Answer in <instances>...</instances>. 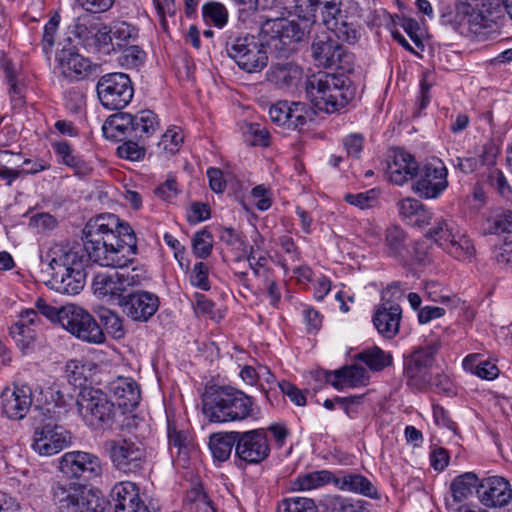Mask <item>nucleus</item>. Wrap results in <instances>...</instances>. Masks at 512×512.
Masks as SVG:
<instances>
[{"label": "nucleus", "mask_w": 512, "mask_h": 512, "mask_svg": "<svg viewBox=\"0 0 512 512\" xmlns=\"http://www.w3.org/2000/svg\"><path fill=\"white\" fill-rule=\"evenodd\" d=\"M84 234L94 263L120 269L117 272L124 292L147 278L143 266L128 267L137 250L136 236L128 223L120 222L114 214L101 215L86 224Z\"/></svg>", "instance_id": "f257e3e1"}, {"label": "nucleus", "mask_w": 512, "mask_h": 512, "mask_svg": "<svg viewBox=\"0 0 512 512\" xmlns=\"http://www.w3.org/2000/svg\"><path fill=\"white\" fill-rule=\"evenodd\" d=\"M82 239V247L57 243L46 254V260L53 271L50 285L58 293L76 295L85 286V267L92 259L86 248L84 233Z\"/></svg>", "instance_id": "f03ea898"}, {"label": "nucleus", "mask_w": 512, "mask_h": 512, "mask_svg": "<svg viewBox=\"0 0 512 512\" xmlns=\"http://www.w3.org/2000/svg\"><path fill=\"white\" fill-rule=\"evenodd\" d=\"M202 409L211 422H228L250 416L252 399L233 386H205Z\"/></svg>", "instance_id": "7ed1b4c3"}, {"label": "nucleus", "mask_w": 512, "mask_h": 512, "mask_svg": "<svg viewBox=\"0 0 512 512\" xmlns=\"http://www.w3.org/2000/svg\"><path fill=\"white\" fill-rule=\"evenodd\" d=\"M306 92L315 108L334 113L354 99L356 89L342 74L318 73L307 81Z\"/></svg>", "instance_id": "20e7f679"}, {"label": "nucleus", "mask_w": 512, "mask_h": 512, "mask_svg": "<svg viewBox=\"0 0 512 512\" xmlns=\"http://www.w3.org/2000/svg\"><path fill=\"white\" fill-rule=\"evenodd\" d=\"M158 115L151 110H142L137 114L118 112L110 115L102 126L105 138L122 141L127 138L145 140L158 129Z\"/></svg>", "instance_id": "39448f33"}, {"label": "nucleus", "mask_w": 512, "mask_h": 512, "mask_svg": "<svg viewBox=\"0 0 512 512\" xmlns=\"http://www.w3.org/2000/svg\"><path fill=\"white\" fill-rule=\"evenodd\" d=\"M257 37L245 34L242 36L229 35L226 40L228 56L235 61L240 69L248 73L262 71L268 64V48L263 36Z\"/></svg>", "instance_id": "423d86ee"}, {"label": "nucleus", "mask_w": 512, "mask_h": 512, "mask_svg": "<svg viewBox=\"0 0 512 512\" xmlns=\"http://www.w3.org/2000/svg\"><path fill=\"white\" fill-rule=\"evenodd\" d=\"M77 405L84 420L94 429L111 426L114 418V403L106 393L95 386H80Z\"/></svg>", "instance_id": "0eeeda50"}, {"label": "nucleus", "mask_w": 512, "mask_h": 512, "mask_svg": "<svg viewBox=\"0 0 512 512\" xmlns=\"http://www.w3.org/2000/svg\"><path fill=\"white\" fill-rule=\"evenodd\" d=\"M306 33L307 24L301 26L285 18H266L261 25V36L264 37L268 48L277 52L279 56L286 55L291 50V44L301 41Z\"/></svg>", "instance_id": "6e6552de"}, {"label": "nucleus", "mask_w": 512, "mask_h": 512, "mask_svg": "<svg viewBox=\"0 0 512 512\" xmlns=\"http://www.w3.org/2000/svg\"><path fill=\"white\" fill-rule=\"evenodd\" d=\"M311 52L317 65L324 68H334L343 73H350L354 69V56L326 32L316 35Z\"/></svg>", "instance_id": "1a4fd4ad"}, {"label": "nucleus", "mask_w": 512, "mask_h": 512, "mask_svg": "<svg viewBox=\"0 0 512 512\" xmlns=\"http://www.w3.org/2000/svg\"><path fill=\"white\" fill-rule=\"evenodd\" d=\"M104 449L114 468L126 474L141 471L146 462L144 447L131 439L107 440Z\"/></svg>", "instance_id": "9d476101"}, {"label": "nucleus", "mask_w": 512, "mask_h": 512, "mask_svg": "<svg viewBox=\"0 0 512 512\" xmlns=\"http://www.w3.org/2000/svg\"><path fill=\"white\" fill-rule=\"evenodd\" d=\"M100 103L107 109L126 107L134 95L131 80L124 73H109L100 77L96 85Z\"/></svg>", "instance_id": "9b49d317"}, {"label": "nucleus", "mask_w": 512, "mask_h": 512, "mask_svg": "<svg viewBox=\"0 0 512 512\" xmlns=\"http://www.w3.org/2000/svg\"><path fill=\"white\" fill-rule=\"evenodd\" d=\"M62 327L78 339L92 344L105 341V334L95 318L76 305H66L62 312Z\"/></svg>", "instance_id": "f8f14e48"}, {"label": "nucleus", "mask_w": 512, "mask_h": 512, "mask_svg": "<svg viewBox=\"0 0 512 512\" xmlns=\"http://www.w3.org/2000/svg\"><path fill=\"white\" fill-rule=\"evenodd\" d=\"M447 175L448 170L443 162L433 159L418 168L413 189L422 198H437L448 186Z\"/></svg>", "instance_id": "ddd939ff"}, {"label": "nucleus", "mask_w": 512, "mask_h": 512, "mask_svg": "<svg viewBox=\"0 0 512 512\" xmlns=\"http://www.w3.org/2000/svg\"><path fill=\"white\" fill-rule=\"evenodd\" d=\"M70 439V433L49 418L35 428L31 447L39 455L52 456L67 447Z\"/></svg>", "instance_id": "4468645a"}, {"label": "nucleus", "mask_w": 512, "mask_h": 512, "mask_svg": "<svg viewBox=\"0 0 512 512\" xmlns=\"http://www.w3.org/2000/svg\"><path fill=\"white\" fill-rule=\"evenodd\" d=\"M60 471L68 477L92 480L102 474V464L95 454L84 451L65 453L59 463Z\"/></svg>", "instance_id": "2eb2a0df"}, {"label": "nucleus", "mask_w": 512, "mask_h": 512, "mask_svg": "<svg viewBox=\"0 0 512 512\" xmlns=\"http://www.w3.org/2000/svg\"><path fill=\"white\" fill-rule=\"evenodd\" d=\"M236 437V456L239 459L249 464H257L269 456L270 447L264 429L236 431Z\"/></svg>", "instance_id": "dca6fc26"}, {"label": "nucleus", "mask_w": 512, "mask_h": 512, "mask_svg": "<svg viewBox=\"0 0 512 512\" xmlns=\"http://www.w3.org/2000/svg\"><path fill=\"white\" fill-rule=\"evenodd\" d=\"M477 498L487 508H503L512 501V486L502 476H489L480 480Z\"/></svg>", "instance_id": "f3484780"}, {"label": "nucleus", "mask_w": 512, "mask_h": 512, "mask_svg": "<svg viewBox=\"0 0 512 512\" xmlns=\"http://www.w3.org/2000/svg\"><path fill=\"white\" fill-rule=\"evenodd\" d=\"M107 504L113 509V512H149L139 497L138 487L131 481H123L114 485Z\"/></svg>", "instance_id": "a211bd4d"}, {"label": "nucleus", "mask_w": 512, "mask_h": 512, "mask_svg": "<svg viewBox=\"0 0 512 512\" xmlns=\"http://www.w3.org/2000/svg\"><path fill=\"white\" fill-rule=\"evenodd\" d=\"M399 290V285H391L382 293L384 302L379 305L373 316V324L377 331L384 337L391 339L399 332V326L402 316L400 305L386 301V294L390 289Z\"/></svg>", "instance_id": "6ab92c4d"}, {"label": "nucleus", "mask_w": 512, "mask_h": 512, "mask_svg": "<svg viewBox=\"0 0 512 512\" xmlns=\"http://www.w3.org/2000/svg\"><path fill=\"white\" fill-rule=\"evenodd\" d=\"M159 299L156 295L146 292L137 291L127 294L120 307L123 313L135 321H147L159 307Z\"/></svg>", "instance_id": "aec40b11"}, {"label": "nucleus", "mask_w": 512, "mask_h": 512, "mask_svg": "<svg viewBox=\"0 0 512 512\" xmlns=\"http://www.w3.org/2000/svg\"><path fill=\"white\" fill-rule=\"evenodd\" d=\"M30 386H6L2 392L3 412L10 419H22L32 404Z\"/></svg>", "instance_id": "412c9836"}, {"label": "nucleus", "mask_w": 512, "mask_h": 512, "mask_svg": "<svg viewBox=\"0 0 512 512\" xmlns=\"http://www.w3.org/2000/svg\"><path fill=\"white\" fill-rule=\"evenodd\" d=\"M303 78V70L293 62L272 64L266 72V80L282 90H293Z\"/></svg>", "instance_id": "4be33fe9"}, {"label": "nucleus", "mask_w": 512, "mask_h": 512, "mask_svg": "<svg viewBox=\"0 0 512 512\" xmlns=\"http://www.w3.org/2000/svg\"><path fill=\"white\" fill-rule=\"evenodd\" d=\"M390 158L386 171L392 183L403 185L416 176L419 166L411 154L402 149H396Z\"/></svg>", "instance_id": "5701e85b"}, {"label": "nucleus", "mask_w": 512, "mask_h": 512, "mask_svg": "<svg viewBox=\"0 0 512 512\" xmlns=\"http://www.w3.org/2000/svg\"><path fill=\"white\" fill-rule=\"evenodd\" d=\"M308 381L321 382L323 384H340V381L348 384H357L358 381L366 379V370L359 364L344 366L335 371L315 369L309 372Z\"/></svg>", "instance_id": "b1692460"}, {"label": "nucleus", "mask_w": 512, "mask_h": 512, "mask_svg": "<svg viewBox=\"0 0 512 512\" xmlns=\"http://www.w3.org/2000/svg\"><path fill=\"white\" fill-rule=\"evenodd\" d=\"M57 59L62 74L71 79H83L93 69L90 59L79 54L74 48H63L58 54Z\"/></svg>", "instance_id": "393cba45"}, {"label": "nucleus", "mask_w": 512, "mask_h": 512, "mask_svg": "<svg viewBox=\"0 0 512 512\" xmlns=\"http://www.w3.org/2000/svg\"><path fill=\"white\" fill-rule=\"evenodd\" d=\"M118 272L111 274L102 273L95 276L92 287L94 293L100 298H106L120 306V302L125 298V292L122 287Z\"/></svg>", "instance_id": "a878e982"}, {"label": "nucleus", "mask_w": 512, "mask_h": 512, "mask_svg": "<svg viewBox=\"0 0 512 512\" xmlns=\"http://www.w3.org/2000/svg\"><path fill=\"white\" fill-rule=\"evenodd\" d=\"M335 486L340 490L360 494L371 499L380 498L374 484L358 473H344L341 476H335Z\"/></svg>", "instance_id": "bb28decb"}, {"label": "nucleus", "mask_w": 512, "mask_h": 512, "mask_svg": "<svg viewBox=\"0 0 512 512\" xmlns=\"http://www.w3.org/2000/svg\"><path fill=\"white\" fill-rule=\"evenodd\" d=\"M87 487L69 481H58L52 486L54 503L59 512H71L74 509V500L81 495Z\"/></svg>", "instance_id": "cd10ccee"}, {"label": "nucleus", "mask_w": 512, "mask_h": 512, "mask_svg": "<svg viewBox=\"0 0 512 512\" xmlns=\"http://www.w3.org/2000/svg\"><path fill=\"white\" fill-rule=\"evenodd\" d=\"M398 210L401 218L407 224L422 228L428 224L432 219V214L424 205L413 198H406L398 202Z\"/></svg>", "instance_id": "c85d7f7f"}, {"label": "nucleus", "mask_w": 512, "mask_h": 512, "mask_svg": "<svg viewBox=\"0 0 512 512\" xmlns=\"http://www.w3.org/2000/svg\"><path fill=\"white\" fill-rule=\"evenodd\" d=\"M391 363V357L383 350L378 347L366 349L355 356L353 364H359L366 370V379L358 381L357 383H363L369 379L368 370L366 365L371 371H379L388 366Z\"/></svg>", "instance_id": "c756f323"}, {"label": "nucleus", "mask_w": 512, "mask_h": 512, "mask_svg": "<svg viewBox=\"0 0 512 512\" xmlns=\"http://www.w3.org/2000/svg\"><path fill=\"white\" fill-rule=\"evenodd\" d=\"M237 437L236 431L224 434H214L209 441L214 460L224 462L231 456L233 448L236 449Z\"/></svg>", "instance_id": "7c9ffc66"}, {"label": "nucleus", "mask_w": 512, "mask_h": 512, "mask_svg": "<svg viewBox=\"0 0 512 512\" xmlns=\"http://www.w3.org/2000/svg\"><path fill=\"white\" fill-rule=\"evenodd\" d=\"M74 509L71 512H104L107 502L99 490L86 488L74 500Z\"/></svg>", "instance_id": "2f4dec72"}, {"label": "nucleus", "mask_w": 512, "mask_h": 512, "mask_svg": "<svg viewBox=\"0 0 512 512\" xmlns=\"http://www.w3.org/2000/svg\"><path fill=\"white\" fill-rule=\"evenodd\" d=\"M335 476L331 471L320 470L299 475L293 482L294 490H312L320 488L326 484L335 485Z\"/></svg>", "instance_id": "473e14b6"}, {"label": "nucleus", "mask_w": 512, "mask_h": 512, "mask_svg": "<svg viewBox=\"0 0 512 512\" xmlns=\"http://www.w3.org/2000/svg\"><path fill=\"white\" fill-rule=\"evenodd\" d=\"M480 480L473 472H466L457 476L450 484V490L455 502H461L472 494L474 488L477 489Z\"/></svg>", "instance_id": "72a5a7b5"}, {"label": "nucleus", "mask_w": 512, "mask_h": 512, "mask_svg": "<svg viewBox=\"0 0 512 512\" xmlns=\"http://www.w3.org/2000/svg\"><path fill=\"white\" fill-rule=\"evenodd\" d=\"M496 7H492L489 0L483 1L477 9H472L471 13L464 14L468 18V23L480 28H492L497 18Z\"/></svg>", "instance_id": "f704fd0d"}, {"label": "nucleus", "mask_w": 512, "mask_h": 512, "mask_svg": "<svg viewBox=\"0 0 512 512\" xmlns=\"http://www.w3.org/2000/svg\"><path fill=\"white\" fill-rule=\"evenodd\" d=\"M113 394L116 404L125 411H132L141 399L140 386H116Z\"/></svg>", "instance_id": "c9c22d12"}, {"label": "nucleus", "mask_w": 512, "mask_h": 512, "mask_svg": "<svg viewBox=\"0 0 512 512\" xmlns=\"http://www.w3.org/2000/svg\"><path fill=\"white\" fill-rule=\"evenodd\" d=\"M445 245V251L456 259L463 260L471 257L474 253V247L471 240L466 236L459 235L457 233H455L453 238H451L450 243H445Z\"/></svg>", "instance_id": "e433bc0d"}, {"label": "nucleus", "mask_w": 512, "mask_h": 512, "mask_svg": "<svg viewBox=\"0 0 512 512\" xmlns=\"http://www.w3.org/2000/svg\"><path fill=\"white\" fill-rule=\"evenodd\" d=\"M167 438L169 449L172 456H174L173 449H176L177 457H180L182 450L185 449L187 440L186 433L178 428V425L174 418L167 413Z\"/></svg>", "instance_id": "4c0bfd02"}, {"label": "nucleus", "mask_w": 512, "mask_h": 512, "mask_svg": "<svg viewBox=\"0 0 512 512\" xmlns=\"http://www.w3.org/2000/svg\"><path fill=\"white\" fill-rule=\"evenodd\" d=\"M241 379L246 384H271L274 381V375L266 366L259 365L257 368L245 366L240 372Z\"/></svg>", "instance_id": "58836bf2"}, {"label": "nucleus", "mask_w": 512, "mask_h": 512, "mask_svg": "<svg viewBox=\"0 0 512 512\" xmlns=\"http://www.w3.org/2000/svg\"><path fill=\"white\" fill-rule=\"evenodd\" d=\"M277 512H318V508L313 499L306 497H291L283 499Z\"/></svg>", "instance_id": "ea45409f"}, {"label": "nucleus", "mask_w": 512, "mask_h": 512, "mask_svg": "<svg viewBox=\"0 0 512 512\" xmlns=\"http://www.w3.org/2000/svg\"><path fill=\"white\" fill-rule=\"evenodd\" d=\"M328 29H330L338 39L350 44L355 43L359 37L357 26L353 22L342 19V16L337 17V20L335 19Z\"/></svg>", "instance_id": "a19ab883"}, {"label": "nucleus", "mask_w": 512, "mask_h": 512, "mask_svg": "<svg viewBox=\"0 0 512 512\" xmlns=\"http://www.w3.org/2000/svg\"><path fill=\"white\" fill-rule=\"evenodd\" d=\"M330 506L335 512H370L368 502L339 495L330 499Z\"/></svg>", "instance_id": "79ce46f5"}, {"label": "nucleus", "mask_w": 512, "mask_h": 512, "mask_svg": "<svg viewBox=\"0 0 512 512\" xmlns=\"http://www.w3.org/2000/svg\"><path fill=\"white\" fill-rule=\"evenodd\" d=\"M192 249L196 257L201 259L207 258L213 249L211 233L206 229L196 232L192 239Z\"/></svg>", "instance_id": "37998d69"}, {"label": "nucleus", "mask_w": 512, "mask_h": 512, "mask_svg": "<svg viewBox=\"0 0 512 512\" xmlns=\"http://www.w3.org/2000/svg\"><path fill=\"white\" fill-rule=\"evenodd\" d=\"M91 369L76 360L67 362L65 377L69 384H84L90 379Z\"/></svg>", "instance_id": "c03bdc74"}, {"label": "nucleus", "mask_w": 512, "mask_h": 512, "mask_svg": "<svg viewBox=\"0 0 512 512\" xmlns=\"http://www.w3.org/2000/svg\"><path fill=\"white\" fill-rule=\"evenodd\" d=\"M243 133L247 137V141L253 146H268L269 131L259 123H246L243 126Z\"/></svg>", "instance_id": "a18cd8bd"}, {"label": "nucleus", "mask_w": 512, "mask_h": 512, "mask_svg": "<svg viewBox=\"0 0 512 512\" xmlns=\"http://www.w3.org/2000/svg\"><path fill=\"white\" fill-rule=\"evenodd\" d=\"M453 228L449 225L446 220H439L435 223V226L431 228L426 236L432 239L442 249H446L445 243H450L451 238L454 236Z\"/></svg>", "instance_id": "49530a36"}, {"label": "nucleus", "mask_w": 512, "mask_h": 512, "mask_svg": "<svg viewBox=\"0 0 512 512\" xmlns=\"http://www.w3.org/2000/svg\"><path fill=\"white\" fill-rule=\"evenodd\" d=\"M183 141L184 135L182 129L178 126H171L162 134V147L171 155L180 150Z\"/></svg>", "instance_id": "de8ad7c7"}, {"label": "nucleus", "mask_w": 512, "mask_h": 512, "mask_svg": "<svg viewBox=\"0 0 512 512\" xmlns=\"http://www.w3.org/2000/svg\"><path fill=\"white\" fill-rule=\"evenodd\" d=\"M405 233L398 226H391L386 230V245L391 256L401 255L404 249Z\"/></svg>", "instance_id": "09e8293b"}, {"label": "nucleus", "mask_w": 512, "mask_h": 512, "mask_svg": "<svg viewBox=\"0 0 512 512\" xmlns=\"http://www.w3.org/2000/svg\"><path fill=\"white\" fill-rule=\"evenodd\" d=\"M203 17L207 21L213 22L215 26L222 27L228 19V12L225 6L218 2L207 3L202 9Z\"/></svg>", "instance_id": "8fccbe9b"}, {"label": "nucleus", "mask_w": 512, "mask_h": 512, "mask_svg": "<svg viewBox=\"0 0 512 512\" xmlns=\"http://www.w3.org/2000/svg\"><path fill=\"white\" fill-rule=\"evenodd\" d=\"M97 25V22H94L87 17L78 18L73 27L72 34L80 39L85 46H89V44H91L93 34L96 33L95 29Z\"/></svg>", "instance_id": "3c124183"}, {"label": "nucleus", "mask_w": 512, "mask_h": 512, "mask_svg": "<svg viewBox=\"0 0 512 512\" xmlns=\"http://www.w3.org/2000/svg\"><path fill=\"white\" fill-rule=\"evenodd\" d=\"M100 319L104 324L106 332L114 339H120L124 336V328L121 318L110 310H104L100 314Z\"/></svg>", "instance_id": "603ef678"}, {"label": "nucleus", "mask_w": 512, "mask_h": 512, "mask_svg": "<svg viewBox=\"0 0 512 512\" xmlns=\"http://www.w3.org/2000/svg\"><path fill=\"white\" fill-rule=\"evenodd\" d=\"M317 5L315 0H295L294 12L302 21L316 24Z\"/></svg>", "instance_id": "864d4df0"}, {"label": "nucleus", "mask_w": 512, "mask_h": 512, "mask_svg": "<svg viewBox=\"0 0 512 512\" xmlns=\"http://www.w3.org/2000/svg\"><path fill=\"white\" fill-rule=\"evenodd\" d=\"M39 320L38 313L34 309H27L20 314V320L11 327V334L25 336V332H32L28 327L34 325Z\"/></svg>", "instance_id": "5fc2aeb1"}, {"label": "nucleus", "mask_w": 512, "mask_h": 512, "mask_svg": "<svg viewBox=\"0 0 512 512\" xmlns=\"http://www.w3.org/2000/svg\"><path fill=\"white\" fill-rule=\"evenodd\" d=\"M293 102L279 101L269 109V116L273 123L286 128L289 116L292 111Z\"/></svg>", "instance_id": "6e6d98bb"}, {"label": "nucleus", "mask_w": 512, "mask_h": 512, "mask_svg": "<svg viewBox=\"0 0 512 512\" xmlns=\"http://www.w3.org/2000/svg\"><path fill=\"white\" fill-rule=\"evenodd\" d=\"M111 33L112 39L117 41L118 46L129 43L130 40H134L137 36L136 28L127 22L116 23L113 28H111Z\"/></svg>", "instance_id": "4d7b16f0"}, {"label": "nucleus", "mask_w": 512, "mask_h": 512, "mask_svg": "<svg viewBox=\"0 0 512 512\" xmlns=\"http://www.w3.org/2000/svg\"><path fill=\"white\" fill-rule=\"evenodd\" d=\"M209 267L206 263L198 262L194 265L191 274L190 282L193 286L208 291L210 289V282L208 280Z\"/></svg>", "instance_id": "13d9d810"}, {"label": "nucleus", "mask_w": 512, "mask_h": 512, "mask_svg": "<svg viewBox=\"0 0 512 512\" xmlns=\"http://www.w3.org/2000/svg\"><path fill=\"white\" fill-rule=\"evenodd\" d=\"M512 226V211L505 210L501 214L489 221V233L500 234L509 231Z\"/></svg>", "instance_id": "bf43d9fd"}, {"label": "nucleus", "mask_w": 512, "mask_h": 512, "mask_svg": "<svg viewBox=\"0 0 512 512\" xmlns=\"http://www.w3.org/2000/svg\"><path fill=\"white\" fill-rule=\"evenodd\" d=\"M489 182L503 198L512 199V189L502 171L497 169L492 171L489 175Z\"/></svg>", "instance_id": "052dcab7"}, {"label": "nucleus", "mask_w": 512, "mask_h": 512, "mask_svg": "<svg viewBox=\"0 0 512 512\" xmlns=\"http://www.w3.org/2000/svg\"><path fill=\"white\" fill-rule=\"evenodd\" d=\"M117 154L119 157L131 161H137L144 156V148L138 143L128 140L118 146Z\"/></svg>", "instance_id": "680f3d73"}, {"label": "nucleus", "mask_w": 512, "mask_h": 512, "mask_svg": "<svg viewBox=\"0 0 512 512\" xmlns=\"http://www.w3.org/2000/svg\"><path fill=\"white\" fill-rule=\"evenodd\" d=\"M35 307L47 319L52 322H58L62 326V312L65 310V306L57 308L46 303L44 299L38 298L35 302Z\"/></svg>", "instance_id": "e2e57ef3"}, {"label": "nucleus", "mask_w": 512, "mask_h": 512, "mask_svg": "<svg viewBox=\"0 0 512 512\" xmlns=\"http://www.w3.org/2000/svg\"><path fill=\"white\" fill-rule=\"evenodd\" d=\"M495 260L501 266L512 268V236L505 237L503 243L496 247Z\"/></svg>", "instance_id": "0e129e2a"}, {"label": "nucleus", "mask_w": 512, "mask_h": 512, "mask_svg": "<svg viewBox=\"0 0 512 512\" xmlns=\"http://www.w3.org/2000/svg\"><path fill=\"white\" fill-rule=\"evenodd\" d=\"M304 105L300 102H293L292 111L287 122L286 129L296 130L304 126L307 122V117L304 114Z\"/></svg>", "instance_id": "69168bd1"}, {"label": "nucleus", "mask_w": 512, "mask_h": 512, "mask_svg": "<svg viewBox=\"0 0 512 512\" xmlns=\"http://www.w3.org/2000/svg\"><path fill=\"white\" fill-rule=\"evenodd\" d=\"M96 33L93 34L91 44L88 47H95L97 49H101L103 47H107L110 43H112V33L111 29H108L107 26H103L100 23L96 26Z\"/></svg>", "instance_id": "338daca9"}, {"label": "nucleus", "mask_w": 512, "mask_h": 512, "mask_svg": "<svg viewBox=\"0 0 512 512\" xmlns=\"http://www.w3.org/2000/svg\"><path fill=\"white\" fill-rule=\"evenodd\" d=\"M249 265L251 269L253 270L254 274L257 276H265L267 277V263L268 259L266 255L260 253L257 254L253 248H251L250 253L247 258Z\"/></svg>", "instance_id": "774afa93"}]
</instances>
